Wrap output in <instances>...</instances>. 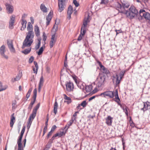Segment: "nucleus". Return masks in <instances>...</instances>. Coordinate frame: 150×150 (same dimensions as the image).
Segmentation results:
<instances>
[{"label": "nucleus", "instance_id": "b1692460", "mask_svg": "<svg viewBox=\"0 0 150 150\" xmlns=\"http://www.w3.org/2000/svg\"><path fill=\"white\" fill-rule=\"evenodd\" d=\"M40 9L44 13H46L47 12V8L43 4H41L40 6Z\"/></svg>", "mask_w": 150, "mask_h": 150}, {"label": "nucleus", "instance_id": "4be33fe9", "mask_svg": "<svg viewBox=\"0 0 150 150\" xmlns=\"http://www.w3.org/2000/svg\"><path fill=\"white\" fill-rule=\"evenodd\" d=\"M143 103L144 107L146 111L150 109V102L147 101Z\"/></svg>", "mask_w": 150, "mask_h": 150}, {"label": "nucleus", "instance_id": "9d476101", "mask_svg": "<svg viewBox=\"0 0 150 150\" xmlns=\"http://www.w3.org/2000/svg\"><path fill=\"white\" fill-rule=\"evenodd\" d=\"M97 62L100 67V69L101 72L106 75L109 74L110 73L109 71L107 68L102 65L101 62L99 61H98Z\"/></svg>", "mask_w": 150, "mask_h": 150}, {"label": "nucleus", "instance_id": "ea45409f", "mask_svg": "<svg viewBox=\"0 0 150 150\" xmlns=\"http://www.w3.org/2000/svg\"><path fill=\"white\" fill-rule=\"evenodd\" d=\"M86 32V30L85 28H84V27H81L80 34H81V35H84L85 33Z\"/></svg>", "mask_w": 150, "mask_h": 150}, {"label": "nucleus", "instance_id": "aec40b11", "mask_svg": "<svg viewBox=\"0 0 150 150\" xmlns=\"http://www.w3.org/2000/svg\"><path fill=\"white\" fill-rule=\"evenodd\" d=\"M14 113H13L11 116L10 125V127H12L13 125L15 122V117H14Z\"/></svg>", "mask_w": 150, "mask_h": 150}, {"label": "nucleus", "instance_id": "6ab92c4d", "mask_svg": "<svg viewBox=\"0 0 150 150\" xmlns=\"http://www.w3.org/2000/svg\"><path fill=\"white\" fill-rule=\"evenodd\" d=\"M122 8L124 9L125 8H128L130 4L129 3L126 1L123 0L122 2Z\"/></svg>", "mask_w": 150, "mask_h": 150}, {"label": "nucleus", "instance_id": "37998d69", "mask_svg": "<svg viewBox=\"0 0 150 150\" xmlns=\"http://www.w3.org/2000/svg\"><path fill=\"white\" fill-rule=\"evenodd\" d=\"M86 105H87V103L86 101L85 100H83L81 103L80 104L81 106H82L83 108H85L86 107Z\"/></svg>", "mask_w": 150, "mask_h": 150}, {"label": "nucleus", "instance_id": "412c9836", "mask_svg": "<svg viewBox=\"0 0 150 150\" xmlns=\"http://www.w3.org/2000/svg\"><path fill=\"white\" fill-rule=\"evenodd\" d=\"M25 129V127L24 126L21 131V134L19 136L18 138V139L17 142H21L24 133Z\"/></svg>", "mask_w": 150, "mask_h": 150}, {"label": "nucleus", "instance_id": "473e14b6", "mask_svg": "<svg viewBox=\"0 0 150 150\" xmlns=\"http://www.w3.org/2000/svg\"><path fill=\"white\" fill-rule=\"evenodd\" d=\"M31 49V48L26 49L23 51L22 52L25 54H27L30 52Z\"/></svg>", "mask_w": 150, "mask_h": 150}, {"label": "nucleus", "instance_id": "052dcab7", "mask_svg": "<svg viewBox=\"0 0 150 150\" xmlns=\"http://www.w3.org/2000/svg\"><path fill=\"white\" fill-rule=\"evenodd\" d=\"M122 144L123 145V150H125V142L124 141L123 139H122Z\"/></svg>", "mask_w": 150, "mask_h": 150}, {"label": "nucleus", "instance_id": "58836bf2", "mask_svg": "<svg viewBox=\"0 0 150 150\" xmlns=\"http://www.w3.org/2000/svg\"><path fill=\"white\" fill-rule=\"evenodd\" d=\"M41 38H38V44L35 47V48L36 50L38 49L40 47L41 44Z\"/></svg>", "mask_w": 150, "mask_h": 150}, {"label": "nucleus", "instance_id": "c03bdc74", "mask_svg": "<svg viewBox=\"0 0 150 150\" xmlns=\"http://www.w3.org/2000/svg\"><path fill=\"white\" fill-rule=\"evenodd\" d=\"M32 122V121L28 120V121L27 122V127L28 129H29L30 128Z\"/></svg>", "mask_w": 150, "mask_h": 150}, {"label": "nucleus", "instance_id": "de8ad7c7", "mask_svg": "<svg viewBox=\"0 0 150 150\" xmlns=\"http://www.w3.org/2000/svg\"><path fill=\"white\" fill-rule=\"evenodd\" d=\"M27 15L25 14V13L23 14L21 18V21H26V20H25V18L26 17Z\"/></svg>", "mask_w": 150, "mask_h": 150}, {"label": "nucleus", "instance_id": "5fc2aeb1", "mask_svg": "<svg viewBox=\"0 0 150 150\" xmlns=\"http://www.w3.org/2000/svg\"><path fill=\"white\" fill-rule=\"evenodd\" d=\"M117 8L122 9V6L120 4L118 3L117 5Z\"/></svg>", "mask_w": 150, "mask_h": 150}, {"label": "nucleus", "instance_id": "f03ea898", "mask_svg": "<svg viewBox=\"0 0 150 150\" xmlns=\"http://www.w3.org/2000/svg\"><path fill=\"white\" fill-rule=\"evenodd\" d=\"M119 11L118 13H120L125 14L127 17L131 19H133L135 16H137L138 13V11L134 6H131L129 9V11H127L125 12L124 11Z\"/></svg>", "mask_w": 150, "mask_h": 150}, {"label": "nucleus", "instance_id": "8fccbe9b", "mask_svg": "<svg viewBox=\"0 0 150 150\" xmlns=\"http://www.w3.org/2000/svg\"><path fill=\"white\" fill-rule=\"evenodd\" d=\"M73 3L76 7H78L79 5V3L77 2V1L76 0H74Z\"/></svg>", "mask_w": 150, "mask_h": 150}, {"label": "nucleus", "instance_id": "a878e982", "mask_svg": "<svg viewBox=\"0 0 150 150\" xmlns=\"http://www.w3.org/2000/svg\"><path fill=\"white\" fill-rule=\"evenodd\" d=\"M89 22V17L88 16L86 18L84 19L83 22V26H82V27H84V28H85L87 25L88 23Z\"/></svg>", "mask_w": 150, "mask_h": 150}, {"label": "nucleus", "instance_id": "7c9ffc66", "mask_svg": "<svg viewBox=\"0 0 150 150\" xmlns=\"http://www.w3.org/2000/svg\"><path fill=\"white\" fill-rule=\"evenodd\" d=\"M28 25L27 27V30L28 31H33V25L30 22H29L28 23Z\"/></svg>", "mask_w": 150, "mask_h": 150}, {"label": "nucleus", "instance_id": "c9c22d12", "mask_svg": "<svg viewBox=\"0 0 150 150\" xmlns=\"http://www.w3.org/2000/svg\"><path fill=\"white\" fill-rule=\"evenodd\" d=\"M43 47H45V46L44 45L43 46H42L40 48V49H39V51H38V52H37L38 54V55H40L41 54H42V52H43V50H44Z\"/></svg>", "mask_w": 150, "mask_h": 150}, {"label": "nucleus", "instance_id": "a211bd4d", "mask_svg": "<svg viewBox=\"0 0 150 150\" xmlns=\"http://www.w3.org/2000/svg\"><path fill=\"white\" fill-rule=\"evenodd\" d=\"M113 118L111 117L110 116H108L107 117L105 118L106 123L107 125L109 126L112 125Z\"/></svg>", "mask_w": 150, "mask_h": 150}, {"label": "nucleus", "instance_id": "ddd939ff", "mask_svg": "<svg viewBox=\"0 0 150 150\" xmlns=\"http://www.w3.org/2000/svg\"><path fill=\"white\" fill-rule=\"evenodd\" d=\"M67 90L68 92H70L73 91L74 86L72 82L69 81L67 82L66 84Z\"/></svg>", "mask_w": 150, "mask_h": 150}, {"label": "nucleus", "instance_id": "49530a36", "mask_svg": "<svg viewBox=\"0 0 150 150\" xmlns=\"http://www.w3.org/2000/svg\"><path fill=\"white\" fill-rule=\"evenodd\" d=\"M43 35H42L43 40V41H44L45 42V41L46 40L47 38V36H46V35L45 34V32L43 33Z\"/></svg>", "mask_w": 150, "mask_h": 150}, {"label": "nucleus", "instance_id": "1a4fd4ad", "mask_svg": "<svg viewBox=\"0 0 150 150\" xmlns=\"http://www.w3.org/2000/svg\"><path fill=\"white\" fill-rule=\"evenodd\" d=\"M105 76H98L97 79L98 81L97 86L98 88L100 87L103 85L105 81Z\"/></svg>", "mask_w": 150, "mask_h": 150}, {"label": "nucleus", "instance_id": "f3484780", "mask_svg": "<svg viewBox=\"0 0 150 150\" xmlns=\"http://www.w3.org/2000/svg\"><path fill=\"white\" fill-rule=\"evenodd\" d=\"M52 15L53 12H52L51 11H50L47 16L46 17V20L47 21L46 22L47 26L49 24L52 18Z\"/></svg>", "mask_w": 150, "mask_h": 150}, {"label": "nucleus", "instance_id": "69168bd1", "mask_svg": "<svg viewBox=\"0 0 150 150\" xmlns=\"http://www.w3.org/2000/svg\"><path fill=\"white\" fill-rule=\"evenodd\" d=\"M37 110H35V109H34V108L33 109V112H32V114H34L35 115H36V113H37Z\"/></svg>", "mask_w": 150, "mask_h": 150}, {"label": "nucleus", "instance_id": "bb28decb", "mask_svg": "<svg viewBox=\"0 0 150 150\" xmlns=\"http://www.w3.org/2000/svg\"><path fill=\"white\" fill-rule=\"evenodd\" d=\"M34 64L35 65V68L33 67V70L34 72L36 74L38 68V64L36 61L34 62Z\"/></svg>", "mask_w": 150, "mask_h": 150}, {"label": "nucleus", "instance_id": "f8f14e48", "mask_svg": "<svg viewBox=\"0 0 150 150\" xmlns=\"http://www.w3.org/2000/svg\"><path fill=\"white\" fill-rule=\"evenodd\" d=\"M15 20V16L14 15L10 17L9 21V28L10 29H12L14 28V23Z\"/></svg>", "mask_w": 150, "mask_h": 150}, {"label": "nucleus", "instance_id": "13d9d810", "mask_svg": "<svg viewBox=\"0 0 150 150\" xmlns=\"http://www.w3.org/2000/svg\"><path fill=\"white\" fill-rule=\"evenodd\" d=\"M76 83H78L77 79L76 78V76H71Z\"/></svg>", "mask_w": 150, "mask_h": 150}, {"label": "nucleus", "instance_id": "864d4df0", "mask_svg": "<svg viewBox=\"0 0 150 150\" xmlns=\"http://www.w3.org/2000/svg\"><path fill=\"white\" fill-rule=\"evenodd\" d=\"M57 128V126L55 125H53L51 129V132H53Z\"/></svg>", "mask_w": 150, "mask_h": 150}, {"label": "nucleus", "instance_id": "c756f323", "mask_svg": "<svg viewBox=\"0 0 150 150\" xmlns=\"http://www.w3.org/2000/svg\"><path fill=\"white\" fill-rule=\"evenodd\" d=\"M64 98L65 100H67L66 102L68 104H69L71 102V99L70 97H68L67 95L65 94L64 95Z\"/></svg>", "mask_w": 150, "mask_h": 150}, {"label": "nucleus", "instance_id": "7ed1b4c3", "mask_svg": "<svg viewBox=\"0 0 150 150\" xmlns=\"http://www.w3.org/2000/svg\"><path fill=\"white\" fill-rule=\"evenodd\" d=\"M114 93L115 94L114 91H108L100 93L98 96H102L103 97L105 98L108 97L110 98H112L114 96Z\"/></svg>", "mask_w": 150, "mask_h": 150}, {"label": "nucleus", "instance_id": "680f3d73", "mask_svg": "<svg viewBox=\"0 0 150 150\" xmlns=\"http://www.w3.org/2000/svg\"><path fill=\"white\" fill-rule=\"evenodd\" d=\"M115 31L116 33V35L122 32V31L121 29L119 30H115Z\"/></svg>", "mask_w": 150, "mask_h": 150}, {"label": "nucleus", "instance_id": "5701e85b", "mask_svg": "<svg viewBox=\"0 0 150 150\" xmlns=\"http://www.w3.org/2000/svg\"><path fill=\"white\" fill-rule=\"evenodd\" d=\"M34 30L36 36L37 37L39 36L40 35V31L39 27L37 25L35 26Z\"/></svg>", "mask_w": 150, "mask_h": 150}, {"label": "nucleus", "instance_id": "39448f33", "mask_svg": "<svg viewBox=\"0 0 150 150\" xmlns=\"http://www.w3.org/2000/svg\"><path fill=\"white\" fill-rule=\"evenodd\" d=\"M139 14L141 17H143L146 20L150 21V14L146 12L145 10L140 9L139 11Z\"/></svg>", "mask_w": 150, "mask_h": 150}, {"label": "nucleus", "instance_id": "0eeeda50", "mask_svg": "<svg viewBox=\"0 0 150 150\" xmlns=\"http://www.w3.org/2000/svg\"><path fill=\"white\" fill-rule=\"evenodd\" d=\"M37 90L36 88H35L33 90V96L32 97V98L33 99V100L31 101L30 103L28 108V109H30V110L32 109L33 107V106L35 102L37 97Z\"/></svg>", "mask_w": 150, "mask_h": 150}, {"label": "nucleus", "instance_id": "72a5a7b5", "mask_svg": "<svg viewBox=\"0 0 150 150\" xmlns=\"http://www.w3.org/2000/svg\"><path fill=\"white\" fill-rule=\"evenodd\" d=\"M22 76H16V77L11 79V81L14 82L15 81L19 80L21 77Z\"/></svg>", "mask_w": 150, "mask_h": 150}, {"label": "nucleus", "instance_id": "dca6fc26", "mask_svg": "<svg viewBox=\"0 0 150 150\" xmlns=\"http://www.w3.org/2000/svg\"><path fill=\"white\" fill-rule=\"evenodd\" d=\"M114 96L115 98H113V100L117 102L118 105L120 103V100L119 97L118 90L117 89H116L115 91Z\"/></svg>", "mask_w": 150, "mask_h": 150}, {"label": "nucleus", "instance_id": "774afa93", "mask_svg": "<svg viewBox=\"0 0 150 150\" xmlns=\"http://www.w3.org/2000/svg\"><path fill=\"white\" fill-rule=\"evenodd\" d=\"M125 71V70H122L120 73V75H124Z\"/></svg>", "mask_w": 150, "mask_h": 150}, {"label": "nucleus", "instance_id": "423d86ee", "mask_svg": "<svg viewBox=\"0 0 150 150\" xmlns=\"http://www.w3.org/2000/svg\"><path fill=\"white\" fill-rule=\"evenodd\" d=\"M6 52L5 46L3 45L0 48V54L2 58L7 59L8 56L5 54Z\"/></svg>", "mask_w": 150, "mask_h": 150}, {"label": "nucleus", "instance_id": "9b49d317", "mask_svg": "<svg viewBox=\"0 0 150 150\" xmlns=\"http://www.w3.org/2000/svg\"><path fill=\"white\" fill-rule=\"evenodd\" d=\"M124 76H113V78L112 81L113 82H115V84L117 86L119 85L120 81L123 78Z\"/></svg>", "mask_w": 150, "mask_h": 150}, {"label": "nucleus", "instance_id": "e433bc0d", "mask_svg": "<svg viewBox=\"0 0 150 150\" xmlns=\"http://www.w3.org/2000/svg\"><path fill=\"white\" fill-rule=\"evenodd\" d=\"M2 86V83L0 82V87H1V88H0V92L5 90L8 87V86L6 85L4 86L3 88H1Z\"/></svg>", "mask_w": 150, "mask_h": 150}, {"label": "nucleus", "instance_id": "cd10ccee", "mask_svg": "<svg viewBox=\"0 0 150 150\" xmlns=\"http://www.w3.org/2000/svg\"><path fill=\"white\" fill-rule=\"evenodd\" d=\"M57 107H58V103L56 101H55V102L54 103V112L55 115H56L57 113Z\"/></svg>", "mask_w": 150, "mask_h": 150}, {"label": "nucleus", "instance_id": "4c0bfd02", "mask_svg": "<svg viewBox=\"0 0 150 150\" xmlns=\"http://www.w3.org/2000/svg\"><path fill=\"white\" fill-rule=\"evenodd\" d=\"M32 90V88H30L29 89L28 91V92L26 95V98H27L26 100H27L28 99V98L30 97Z\"/></svg>", "mask_w": 150, "mask_h": 150}, {"label": "nucleus", "instance_id": "4468645a", "mask_svg": "<svg viewBox=\"0 0 150 150\" xmlns=\"http://www.w3.org/2000/svg\"><path fill=\"white\" fill-rule=\"evenodd\" d=\"M57 40V38H55V34L53 35L51 38V40L50 42V48L53 47V45L55 44Z\"/></svg>", "mask_w": 150, "mask_h": 150}, {"label": "nucleus", "instance_id": "4d7b16f0", "mask_svg": "<svg viewBox=\"0 0 150 150\" xmlns=\"http://www.w3.org/2000/svg\"><path fill=\"white\" fill-rule=\"evenodd\" d=\"M73 123V122H72L71 121H69V123H68L67 125H68V127L66 129V131L68 130V129L69 128V127L72 125Z\"/></svg>", "mask_w": 150, "mask_h": 150}, {"label": "nucleus", "instance_id": "338daca9", "mask_svg": "<svg viewBox=\"0 0 150 150\" xmlns=\"http://www.w3.org/2000/svg\"><path fill=\"white\" fill-rule=\"evenodd\" d=\"M47 129V127H44V129H43V132H44V134H45V133L46 132Z\"/></svg>", "mask_w": 150, "mask_h": 150}, {"label": "nucleus", "instance_id": "e2e57ef3", "mask_svg": "<svg viewBox=\"0 0 150 150\" xmlns=\"http://www.w3.org/2000/svg\"><path fill=\"white\" fill-rule=\"evenodd\" d=\"M98 96H93L89 98L88 99V100L89 101H91V100L95 98L96 97H98Z\"/></svg>", "mask_w": 150, "mask_h": 150}, {"label": "nucleus", "instance_id": "79ce46f5", "mask_svg": "<svg viewBox=\"0 0 150 150\" xmlns=\"http://www.w3.org/2000/svg\"><path fill=\"white\" fill-rule=\"evenodd\" d=\"M44 78L42 76L40 79V82L39 85H41V86H42Z\"/></svg>", "mask_w": 150, "mask_h": 150}, {"label": "nucleus", "instance_id": "f257e3e1", "mask_svg": "<svg viewBox=\"0 0 150 150\" xmlns=\"http://www.w3.org/2000/svg\"><path fill=\"white\" fill-rule=\"evenodd\" d=\"M34 36V34L33 31H30L27 33V35L24 41L22 48H24L25 47H30L33 42V38Z\"/></svg>", "mask_w": 150, "mask_h": 150}, {"label": "nucleus", "instance_id": "a19ab883", "mask_svg": "<svg viewBox=\"0 0 150 150\" xmlns=\"http://www.w3.org/2000/svg\"><path fill=\"white\" fill-rule=\"evenodd\" d=\"M127 107L125 106V107H124L123 108H122V110H123L124 112H125V114L127 116H128V112L127 110Z\"/></svg>", "mask_w": 150, "mask_h": 150}, {"label": "nucleus", "instance_id": "a18cd8bd", "mask_svg": "<svg viewBox=\"0 0 150 150\" xmlns=\"http://www.w3.org/2000/svg\"><path fill=\"white\" fill-rule=\"evenodd\" d=\"M35 116H36L34 114H33L32 113L30 115V116L29 117V118L28 120H31L32 119L33 120V119H34V118H35Z\"/></svg>", "mask_w": 150, "mask_h": 150}, {"label": "nucleus", "instance_id": "f704fd0d", "mask_svg": "<svg viewBox=\"0 0 150 150\" xmlns=\"http://www.w3.org/2000/svg\"><path fill=\"white\" fill-rule=\"evenodd\" d=\"M18 144V150H23V148L22 147V144L21 142H17Z\"/></svg>", "mask_w": 150, "mask_h": 150}, {"label": "nucleus", "instance_id": "393cba45", "mask_svg": "<svg viewBox=\"0 0 150 150\" xmlns=\"http://www.w3.org/2000/svg\"><path fill=\"white\" fill-rule=\"evenodd\" d=\"M93 86L91 84L86 86L85 90L87 93L90 92L92 89Z\"/></svg>", "mask_w": 150, "mask_h": 150}, {"label": "nucleus", "instance_id": "3c124183", "mask_svg": "<svg viewBox=\"0 0 150 150\" xmlns=\"http://www.w3.org/2000/svg\"><path fill=\"white\" fill-rule=\"evenodd\" d=\"M58 134V137H61L63 135H64L65 134V132H61L60 133H57Z\"/></svg>", "mask_w": 150, "mask_h": 150}, {"label": "nucleus", "instance_id": "20e7f679", "mask_svg": "<svg viewBox=\"0 0 150 150\" xmlns=\"http://www.w3.org/2000/svg\"><path fill=\"white\" fill-rule=\"evenodd\" d=\"M68 0H58L59 11L61 12L64 9L65 3L68 2Z\"/></svg>", "mask_w": 150, "mask_h": 150}, {"label": "nucleus", "instance_id": "09e8293b", "mask_svg": "<svg viewBox=\"0 0 150 150\" xmlns=\"http://www.w3.org/2000/svg\"><path fill=\"white\" fill-rule=\"evenodd\" d=\"M108 2V0H101L100 4H106Z\"/></svg>", "mask_w": 150, "mask_h": 150}, {"label": "nucleus", "instance_id": "c85d7f7f", "mask_svg": "<svg viewBox=\"0 0 150 150\" xmlns=\"http://www.w3.org/2000/svg\"><path fill=\"white\" fill-rule=\"evenodd\" d=\"M27 21H22L21 25L22 26L21 28V30H23L26 28V24H27Z\"/></svg>", "mask_w": 150, "mask_h": 150}, {"label": "nucleus", "instance_id": "bf43d9fd", "mask_svg": "<svg viewBox=\"0 0 150 150\" xmlns=\"http://www.w3.org/2000/svg\"><path fill=\"white\" fill-rule=\"evenodd\" d=\"M40 103H38L35 106V108H34V109L38 110L39 109L40 106Z\"/></svg>", "mask_w": 150, "mask_h": 150}, {"label": "nucleus", "instance_id": "603ef678", "mask_svg": "<svg viewBox=\"0 0 150 150\" xmlns=\"http://www.w3.org/2000/svg\"><path fill=\"white\" fill-rule=\"evenodd\" d=\"M34 59V57H33V56H31L29 59V63H32L33 62Z\"/></svg>", "mask_w": 150, "mask_h": 150}, {"label": "nucleus", "instance_id": "2f4dec72", "mask_svg": "<svg viewBox=\"0 0 150 150\" xmlns=\"http://www.w3.org/2000/svg\"><path fill=\"white\" fill-rule=\"evenodd\" d=\"M73 12V8L72 6L69 5L68 8L67 14H72Z\"/></svg>", "mask_w": 150, "mask_h": 150}, {"label": "nucleus", "instance_id": "6e6552de", "mask_svg": "<svg viewBox=\"0 0 150 150\" xmlns=\"http://www.w3.org/2000/svg\"><path fill=\"white\" fill-rule=\"evenodd\" d=\"M7 44L10 51L11 52L15 53V50L13 47V40L11 39H8L6 40Z\"/></svg>", "mask_w": 150, "mask_h": 150}, {"label": "nucleus", "instance_id": "2eb2a0df", "mask_svg": "<svg viewBox=\"0 0 150 150\" xmlns=\"http://www.w3.org/2000/svg\"><path fill=\"white\" fill-rule=\"evenodd\" d=\"M6 9L9 13H11L13 11V7L12 6L8 3H6Z\"/></svg>", "mask_w": 150, "mask_h": 150}, {"label": "nucleus", "instance_id": "6e6d98bb", "mask_svg": "<svg viewBox=\"0 0 150 150\" xmlns=\"http://www.w3.org/2000/svg\"><path fill=\"white\" fill-rule=\"evenodd\" d=\"M53 133V132H51V131L49 132L47 135V138H49V137L52 135Z\"/></svg>", "mask_w": 150, "mask_h": 150}, {"label": "nucleus", "instance_id": "0e129e2a", "mask_svg": "<svg viewBox=\"0 0 150 150\" xmlns=\"http://www.w3.org/2000/svg\"><path fill=\"white\" fill-rule=\"evenodd\" d=\"M82 35H81V34H80L77 39L78 41H80L82 39Z\"/></svg>", "mask_w": 150, "mask_h": 150}]
</instances>
